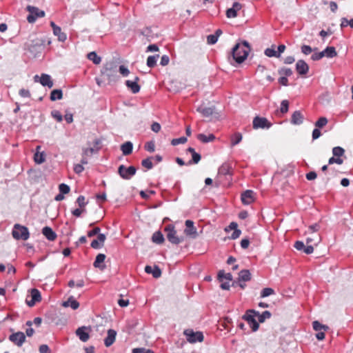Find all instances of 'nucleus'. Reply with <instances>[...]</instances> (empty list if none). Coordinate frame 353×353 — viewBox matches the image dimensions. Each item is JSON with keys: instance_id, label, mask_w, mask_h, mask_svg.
I'll list each match as a JSON object with an SVG mask.
<instances>
[{"instance_id": "obj_1", "label": "nucleus", "mask_w": 353, "mask_h": 353, "mask_svg": "<svg viewBox=\"0 0 353 353\" xmlns=\"http://www.w3.org/2000/svg\"><path fill=\"white\" fill-rule=\"evenodd\" d=\"M250 50V47L248 41H243L241 43H236L232 50L233 59L238 63H241L248 57Z\"/></svg>"}, {"instance_id": "obj_2", "label": "nucleus", "mask_w": 353, "mask_h": 353, "mask_svg": "<svg viewBox=\"0 0 353 353\" xmlns=\"http://www.w3.org/2000/svg\"><path fill=\"white\" fill-rule=\"evenodd\" d=\"M101 74L109 83L117 81L119 79L117 65L113 62L106 63L101 70Z\"/></svg>"}, {"instance_id": "obj_3", "label": "nucleus", "mask_w": 353, "mask_h": 353, "mask_svg": "<svg viewBox=\"0 0 353 353\" xmlns=\"http://www.w3.org/2000/svg\"><path fill=\"white\" fill-rule=\"evenodd\" d=\"M166 234L167 239L172 244L178 245L180 243L183 242L184 240L183 236H179L176 234V231L175 230V227L169 224L165 226L164 229Z\"/></svg>"}, {"instance_id": "obj_4", "label": "nucleus", "mask_w": 353, "mask_h": 353, "mask_svg": "<svg viewBox=\"0 0 353 353\" xmlns=\"http://www.w3.org/2000/svg\"><path fill=\"white\" fill-rule=\"evenodd\" d=\"M12 234L13 237L17 240L21 239L26 241L30 236L28 228L17 223L14 225Z\"/></svg>"}, {"instance_id": "obj_5", "label": "nucleus", "mask_w": 353, "mask_h": 353, "mask_svg": "<svg viewBox=\"0 0 353 353\" xmlns=\"http://www.w3.org/2000/svg\"><path fill=\"white\" fill-rule=\"evenodd\" d=\"M256 314H259V312L254 310H248L242 316V319L248 322L253 332L258 330L259 327V323L255 319Z\"/></svg>"}, {"instance_id": "obj_6", "label": "nucleus", "mask_w": 353, "mask_h": 353, "mask_svg": "<svg viewBox=\"0 0 353 353\" xmlns=\"http://www.w3.org/2000/svg\"><path fill=\"white\" fill-rule=\"evenodd\" d=\"M27 10L30 12L27 17V21L30 23H34L38 18L45 16V12L37 7L28 6Z\"/></svg>"}, {"instance_id": "obj_7", "label": "nucleus", "mask_w": 353, "mask_h": 353, "mask_svg": "<svg viewBox=\"0 0 353 353\" xmlns=\"http://www.w3.org/2000/svg\"><path fill=\"white\" fill-rule=\"evenodd\" d=\"M137 172V169L134 166H130L126 168L124 165H119L118 168V172L121 177L125 180L130 179Z\"/></svg>"}, {"instance_id": "obj_8", "label": "nucleus", "mask_w": 353, "mask_h": 353, "mask_svg": "<svg viewBox=\"0 0 353 353\" xmlns=\"http://www.w3.org/2000/svg\"><path fill=\"white\" fill-rule=\"evenodd\" d=\"M188 341L190 343L201 342L203 340V334L201 332H194L187 330L184 332Z\"/></svg>"}, {"instance_id": "obj_9", "label": "nucleus", "mask_w": 353, "mask_h": 353, "mask_svg": "<svg viewBox=\"0 0 353 353\" xmlns=\"http://www.w3.org/2000/svg\"><path fill=\"white\" fill-rule=\"evenodd\" d=\"M253 128L254 129H269L272 123L265 117H256L253 119Z\"/></svg>"}, {"instance_id": "obj_10", "label": "nucleus", "mask_w": 353, "mask_h": 353, "mask_svg": "<svg viewBox=\"0 0 353 353\" xmlns=\"http://www.w3.org/2000/svg\"><path fill=\"white\" fill-rule=\"evenodd\" d=\"M34 80L35 82H39L43 86H47L49 88H51L53 86V82L51 77L47 74H42L41 77L35 75L34 77Z\"/></svg>"}, {"instance_id": "obj_11", "label": "nucleus", "mask_w": 353, "mask_h": 353, "mask_svg": "<svg viewBox=\"0 0 353 353\" xmlns=\"http://www.w3.org/2000/svg\"><path fill=\"white\" fill-rule=\"evenodd\" d=\"M50 25L52 28L54 35L57 37L58 41L61 42L65 41L67 39V35L65 32L61 31V28L56 25L54 21H51Z\"/></svg>"}, {"instance_id": "obj_12", "label": "nucleus", "mask_w": 353, "mask_h": 353, "mask_svg": "<svg viewBox=\"0 0 353 353\" xmlns=\"http://www.w3.org/2000/svg\"><path fill=\"white\" fill-rule=\"evenodd\" d=\"M90 330L89 327L82 326L77 328L75 333L82 342H86L90 339Z\"/></svg>"}, {"instance_id": "obj_13", "label": "nucleus", "mask_w": 353, "mask_h": 353, "mask_svg": "<svg viewBox=\"0 0 353 353\" xmlns=\"http://www.w3.org/2000/svg\"><path fill=\"white\" fill-rule=\"evenodd\" d=\"M185 229L184 230L185 234L192 238H196L197 236L196 229L194 225V222L191 220L185 221Z\"/></svg>"}, {"instance_id": "obj_14", "label": "nucleus", "mask_w": 353, "mask_h": 353, "mask_svg": "<svg viewBox=\"0 0 353 353\" xmlns=\"http://www.w3.org/2000/svg\"><path fill=\"white\" fill-rule=\"evenodd\" d=\"M255 193L251 190H247L241 194V201L245 205H250L254 201Z\"/></svg>"}, {"instance_id": "obj_15", "label": "nucleus", "mask_w": 353, "mask_h": 353, "mask_svg": "<svg viewBox=\"0 0 353 353\" xmlns=\"http://www.w3.org/2000/svg\"><path fill=\"white\" fill-rule=\"evenodd\" d=\"M9 339L18 346H21L26 340L25 334L21 332H18L11 334Z\"/></svg>"}, {"instance_id": "obj_16", "label": "nucleus", "mask_w": 353, "mask_h": 353, "mask_svg": "<svg viewBox=\"0 0 353 353\" xmlns=\"http://www.w3.org/2000/svg\"><path fill=\"white\" fill-rule=\"evenodd\" d=\"M31 300H26L27 305L30 307H32L37 302H39L41 300V293L39 290L33 288L31 290Z\"/></svg>"}, {"instance_id": "obj_17", "label": "nucleus", "mask_w": 353, "mask_h": 353, "mask_svg": "<svg viewBox=\"0 0 353 353\" xmlns=\"http://www.w3.org/2000/svg\"><path fill=\"white\" fill-rule=\"evenodd\" d=\"M296 70L300 75H305L309 71V66L304 60L300 59L296 63Z\"/></svg>"}, {"instance_id": "obj_18", "label": "nucleus", "mask_w": 353, "mask_h": 353, "mask_svg": "<svg viewBox=\"0 0 353 353\" xmlns=\"http://www.w3.org/2000/svg\"><path fill=\"white\" fill-rule=\"evenodd\" d=\"M242 8V6L239 2H234L232 7L226 10V17L228 18H235L237 16V12Z\"/></svg>"}, {"instance_id": "obj_19", "label": "nucleus", "mask_w": 353, "mask_h": 353, "mask_svg": "<svg viewBox=\"0 0 353 353\" xmlns=\"http://www.w3.org/2000/svg\"><path fill=\"white\" fill-rule=\"evenodd\" d=\"M187 152H190L192 155V159L186 163V165H190L192 164H197L201 159V154L197 153L193 148H188L187 149Z\"/></svg>"}, {"instance_id": "obj_20", "label": "nucleus", "mask_w": 353, "mask_h": 353, "mask_svg": "<svg viewBox=\"0 0 353 353\" xmlns=\"http://www.w3.org/2000/svg\"><path fill=\"white\" fill-rule=\"evenodd\" d=\"M139 78L136 77L134 81L127 80L125 81L126 86L130 89L133 94H137L140 91V85L138 84Z\"/></svg>"}, {"instance_id": "obj_21", "label": "nucleus", "mask_w": 353, "mask_h": 353, "mask_svg": "<svg viewBox=\"0 0 353 353\" xmlns=\"http://www.w3.org/2000/svg\"><path fill=\"white\" fill-rule=\"evenodd\" d=\"M304 117L300 110H296L293 112L291 117L290 123L295 125H299L303 123Z\"/></svg>"}, {"instance_id": "obj_22", "label": "nucleus", "mask_w": 353, "mask_h": 353, "mask_svg": "<svg viewBox=\"0 0 353 353\" xmlns=\"http://www.w3.org/2000/svg\"><path fill=\"white\" fill-rule=\"evenodd\" d=\"M41 149V145H37L36 152L34 154V161L37 164H41L46 161V154L44 152H40Z\"/></svg>"}, {"instance_id": "obj_23", "label": "nucleus", "mask_w": 353, "mask_h": 353, "mask_svg": "<svg viewBox=\"0 0 353 353\" xmlns=\"http://www.w3.org/2000/svg\"><path fill=\"white\" fill-rule=\"evenodd\" d=\"M105 240V235L104 234H99L97 239H94L91 242V247L94 249H100L103 246Z\"/></svg>"}, {"instance_id": "obj_24", "label": "nucleus", "mask_w": 353, "mask_h": 353, "mask_svg": "<svg viewBox=\"0 0 353 353\" xmlns=\"http://www.w3.org/2000/svg\"><path fill=\"white\" fill-rule=\"evenodd\" d=\"M117 332L115 330L110 329L108 330V335L104 339V344L106 347L112 345L116 339Z\"/></svg>"}, {"instance_id": "obj_25", "label": "nucleus", "mask_w": 353, "mask_h": 353, "mask_svg": "<svg viewBox=\"0 0 353 353\" xmlns=\"http://www.w3.org/2000/svg\"><path fill=\"white\" fill-rule=\"evenodd\" d=\"M196 110L200 112L203 117H208L213 114L215 110L214 106L206 107L201 105L197 108Z\"/></svg>"}, {"instance_id": "obj_26", "label": "nucleus", "mask_w": 353, "mask_h": 353, "mask_svg": "<svg viewBox=\"0 0 353 353\" xmlns=\"http://www.w3.org/2000/svg\"><path fill=\"white\" fill-rule=\"evenodd\" d=\"M145 272L148 274H152L154 278H159L161 275V269L157 266H150V265H146L145 267Z\"/></svg>"}, {"instance_id": "obj_27", "label": "nucleus", "mask_w": 353, "mask_h": 353, "mask_svg": "<svg viewBox=\"0 0 353 353\" xmlns=\"http://www.w3.org/2000/svg\"><path fill=\"white\" fill-rule=\"evenodd\" d=\"M218 173L219 175L231 176L232 166L229 163H223L219 168Z\"/></svg>"}, {"instance_id": "obj_28", "label": "nucleus", "mask_w": 353, "mask_h": 353, "mask_svg": "<svg viewBox=\"0 0 353 353\" xmlns=\"http://www.w3.org/2000/svg\"><path fill=\"white\" fill-rule=\"evenodd\" d=\"M42 233L49 241H54L57 236L52 229L48 226H46L42 229Z\"/></svg>"}, {"instance_id": "obj_29", "label": "nucleus", "mask_w": 353, "mask_h": 353, "mask_svg": "<svg viewBox=\"0 0 353 353\" xmlns=\"http://www.w3.org/2000/svg\"><path fill=\"white\" fill-rule=\"evenodd\" d=\"M63 306L70 307L73 310H77L79 307V303L73 296H70L66 301L63 303Z\"/></svg>"}, {"instance_id": "obj_30", "label": "nucleus", "mask_w": 353, "mask_h": 353, "mask_svg": "<svg viewBox=\"0 0 353 353\" xmlns=\"http://www.w3.org/2000/svg\"><path fill=\"white\" fill-rule=\"evenodd\" d=\"M133 144L130 141H127L121 145V150L123 155L126 156L132 153Z\"/></svg>"}, {"instance_id": "obj_31", "label": "nucleus", "mask_w": 353, "mask_h": 353, "mask_svg": "<svg viewBox=\"0 0 353 353\" xmlns=\"http://www.w3.org/2000/svg\"><path fill=\"white\" fill-rule=\"evenodd\" d=\"M105 259V255L104 254H99L95 259V261L93 263L94 266L95 268H100L101 270H103L105 268V265H101V264L104 262Z\"/></svg>"}, {"instance_id": "obj_32", "label": "nucleus", "mask_w": 353, "mask_h": 353, "mask_svg": "<svg viewBox=\"0 0 353 353\" xmlns=\"http://www.w3.org/2000/svg\"><path fill=\"white\" fill-rule=\"evenodd\" d=\"M197 139L202 143H206L213 141L215 139V136L213 134H209L208 135L199 134Z\"/></svg>"}, {"instance_id": "obj_33", "label": "nucleus", "mask_w": 353, "mask_h": 353, "mask_svg": "<svg viewBox=\"0 0 353 353\" xmlns=\"http://www.w3.org/2000/svg\"><path fill=\"white\" fill-rule=\"evenodd\" d=\"M324 57L327 58H334L336 57L337 52L336 49L333 46H328L324 50H323Z\"/></svg>"}, {"instance_id": "obj_34", "label": "nucleus", "mask_w": 353, "mask_h": 353, "mask_svg": "<svg viewBox=\"0 0 353 353\" xmlns=\"http://www.w3.org/2000/svg\"><path fill=\"white\" fill-rule=\"evenodd\" d=\"M152 240L157 244H161L164 242L165 239L163 234L160 231H157L153 234Z\"/></svg>"}, {"instance_id": "obj_35", "label": "nucleus", "mask_w": 353, "mask_h": 353, "mask_svg": "<svg viewBox=\"0 0 353 353\" xmlns=\"http://www.w3.org/2000/svg\"><path fill=\"white\" fill-rule=\"evenodd\" d=\"M63 97V92L61 89L53 90L50 93V99L51 101L60 100Z\"/></svg>"}, {"instance_id": "obj_36", "label": "nucleus", "mask_w": 353, "mask_h": 353, "mask_svg": "<svg viewBox=\"0 0 353 353\" xmlns=\"http://www.w3.org/2000/svg\"><path fill=\"white\" fill-rule=\"evenodd\" d=\"M238 279L243 281H249L251 279V274L248 270H243L239 272Z\"/></svg>"}, {"instance_id": "obj_37", "label": "nucleus", "mask_w": 353, "mask_h": 353, "mask_svg": "<svg viewBox=\"0 0 353 353\" xmlns=\"http://www.w3.org/2000/svg\"><path fill=\"white\" fill-rule=\"evenodd\" d=\"M218 279L220 281H223V279L230 281L232 280V275L231 273H225L223 270H220L218 273Z\"/></svg>"}, {"instance_id": "obj_38", "label": "nucleus", "mask_w": 353, "mask_h": 353, "mask_svg": "<svg viewBox=\"0 0 353 353\" xmlns=\"http://www.w3.org/2000/svg\"><path fill=\"white\" fill-rule=\"evenodd\" d=\"M159 54L149 56L147 59V65L149 68L154 67L157 64V59L159 58Z\"/></svg>"}, {"instance_id": "obj_39", "label": "nucleus", "mask_w": 353, "mask_h": 353, "mask_svg": "<svg viewBox=\"0 0 353 353\" xmlns=\"http://www.w3.org/2000/svg\"><path fill=\"white\" fill-rule=\"evenodd\" d=\"M256 316H258L259 322L263 323L266 319H270L272 314L269 311L266 310L261 314L259 312V314H256Z\"/></svg>"}, {"instance_id": "obj_40", "label": "nucleus", "mask_w": 353, "mask_h": 353, "mask_svg": "<svg viewBox=\"0 0 353 353\" xmlns=\"http://www.w3.org/2000/svg\"><path fill=\"white\" fill-rule=\"evenodd\" d=\"M88 58L92 61L94 64L100 63L101 59L97 55L95 52H91L88 53Z\"/></svg>"}, {"instance_id": "obj_41", "label": "nucleus", "mask_w": 353, "mask_h": 353, "mask_svg": "<svg viewBox=\"0 0 353 353\" xmlns=\"http://www.w3.org/2000/svg\"><path fill=\"white\" fill-rule=\"evenodd\" d=\"M344 153L345 150L340 146L334 147L332 148V154L334 157L341 158L344 154Z\"/></svg>"}, {"instance_id": "obj_42", "label": "nucleus", "mask_w": 353, "mask_h": 353, "mask_svg": "<svg viewBox=\"0 0 353 353\" xmlns=\"http://www.w3.org/2000/svg\"><path fill=\"white\" fill-rule=\"evenodd\" d=\"M242 140V135L241 133H235L231 138V145L234 146L239 144Z\"/></svg>"}, {"instance_id": "obj_43", "label": "nucleus", "mask_w": 353, "mask_h": 353, "mask_svg": "<svg viewBox=\"0 0 353 353\" xmlns=\"http://www.w3.org/2000/svg\"><path fill=\"white\" fill-rule=\"evenodd\" d=\"M312 327L313 329L317 332H319L322 330H327L328 329V327L327 325L321 324L318 321H314L312 323Z\"/></svg>"}, {"instance_id": "obj_44", "label": "nucleus", "mask_w": 353, "mask_h": 353, "mask_svg": "<svg viewBox=\"0 0 353 353\" xmlns=\"http://www.w3.org/2000/svg\"><path fill=\"white\" fill-rule=\"evenodd\" d=\"M328 121L326 117H320L314 123L316 128H321L327 125Z\"/></svg>"}, {"instance_id": "obj_45", "label": "nucleus", "mask_w": 353, "mask_h": 353, "mask_svg": "<svg viewBox=\"0 0 353 353\" xmlns=\"http://www.w3.org/2000/svg\"><path fill=\"white\" fill-rule=\"evenodd\" d=\"M264 54L268 57H277L276 51L275 50V46H272V48H266L264 51Z\"/></svg>"}, {"instance_id": "obj_46", "label": "nucleus", "mask_w": 353, "mask_h": 353, "mask_svg": "<svg viewBox=\"0 0 353 353\" xmlns=\"http://www.w3.org/2000/svg\"><path fill=\"white\" fill-rule=\"evenodd\" d=\"M274 294V290L271 288H263L261 292V298H265Z\"/></svg>"}, {"instance_id": "obj_47", "label": "nucleus", "mask_w": 353, "mask_h": 353, "mask_svg": "<svg viewBox=\"0 0 353 353\" xmlns=\"http://www.w3.org/2000/svg\"><path fill=\"white\" fill-rule=\"evenodd\" d=\"M152 157L146 158L141 161V165L143 167L146 168L148 170H150L153 167V163L152 162Z\"/></svg>"}, {"instance_id": "obj_48", "label": "nucleus", "mask_w": 353, "mask_h": 353, "mask_svg": "<svg viewBox=\"0 0 353 353\" xmlns=\"http://www.w3.org/2000/svg\"><path fill=\"white\" fill-rule=\"evenodd\" d=\"M99 148L94 149L93 148H83L82 155L83 156L92 155L94 153H97L99 151Z\"/></svg>"}, {"instance_id": "obj_49", "label": "nucleus", "mask_w": 353, "mask_h": 353, "mask_svg": "<svg viewBox=\"0 0 353 353\" xmlns=\"http://www.w3.org/2000/svg\"><path fill=\"white\" fill-rule=\"evenodd\" d=\"M278 72L279 74L284 75L283 77H290L293 74L292 70L288 68H282Z\"/></svg>"}, {"instance_id": "obj_50", "label": "nucleus", "mask_w": 353, "mask_h": 353, "mask_svg": "<svg viewBox=\"0 0 353 353\" xmlns=\"http://www.w3.org/2000/svg\"><path fill=\"white\" fill-rule=\"evenodd\" d=\"M76 202L81 208H84L88 203V202L85 201V196L83 195L79 196Z\"/></svg>"}, {"instance_id": "obj_51", "label": "nucleus", "mask_w": 353, "mask_h": 353, "mask_svg": "<svg viewBox=\"0 0 353 353\" xmlns=\"http://www.w3.org/2000/svg\"><path fill=\"white\" fill-rule=\"evenodd\" d=\"M289 109V102L288 100H283L281 103V112L285 114L288 112Z\"/></svg>"}, {"instance_id": "obj_52", "label": "nucleus", "mask_w": 353, "mask_h": 353, "mask_svg": "<svg viewBox=\"0 0 353 353\" xmlns=\"http://www.w3.org/2000/svg\"><path fill=\"white\" fill-rule=\"evenodd\" d=\"M187 141V138L185 137H181L177 139H173L171 141L172 145H177L179 144L185 143Z\"/></svg>"}, {"instance_id": "obj_53", "label": "nucleus", "mask_w": 353, "mask_h": 353, "mask_svg": "<svg viewBox=\"0 0 353 353\" xmlns=\"http://www.w3.org/2000/svg\"><path fill=\"white\" fill-rule=\"evenodd\" d=\"M59 192L65 194H68L70 192V188L69 185H68L65 183H61L59 185Z\"/></svg>"}, {"instance_id": "obj_54", "label": "nucleus", "mask_w": 353, "mask_h": 353, "mask_svg": "<svg viewBox=\"0 0 353 353\" xmlns=\"http://www.w3.org/2000/svg\"><path fill=\"white\" fill-rule=\"evenodd\" d=\"M51 114L52 117L55 119L58 122H61L63 120L62 114L58 110L52 111Z\"/></svg>"}, {"instance_id": "obj_55", "label": "nucleus", "mask_w": 353, "mask_h": 353, "mask_svg": "<svg viewBox=\"0 0 353 353\" xmlns=\"http://www.w3.org/2000/svg\"><path fill=\"white\" fill-rule=\"evenodd\" d=\"M343 163V159L338 158L336 157H334V156L331 157V158H330V159L328 161V163L330 165L333 164V163H336V164H339V165H341Z\"/></svg>"}, {"instance_id": "obj_56", "label": "nucleus", "mask_w": 353, "mask_h": 353, "mask_svg": "<svg viewBox=\"0 0 353 353\" xmlns=\"http://www.w3.org/2000/svg\"><path fill=\"white\" fill-rule=\"evenodd\" d=\"M145 150L150 152H153L155 150V145L153 141L147 142L144 146Z\"/></svg>"}, {"instance_id": "obj_57", "label": "nucleus", "mask_w": 353, "mask_h": 353, "mask_svg": "<svg viewBox=\"0 0 353 353\" xmlns=\"http://www.w3.org/2000/svg\"><path fill=\"white\" fill-rule=\"evenodd\" d=\"M218 39L219 38L216 37V35H214V34H210L207 37V43L210 45L215 44L217 42Z\"/></svg>"}, {"instance_id": "obj_58", "label": "nucleus", "mask_w": 353, "mask_h": 353, "mask_svg": "<svg viewBox=\"0 0 353 353\" xmlns=\"http://www.w3.org/2000/svg\"><path fill=\"white\" fill-rule=\"evenodd\" d=\"M301 52L305 55L310 54L313 51L312 48L310 46H307V45H303L301 46Z\"/></svg>"}, {"instance_id": "obj_59", "label": "nucleus", "mask_w": 353, "mask_h": 353, "mask_svg": "<svg viewBox=\"0 0 353 353\" xmlns=\"http://www.w3.org/2000/svg\"><path fill=\"white\" fill-rule=\"evenodd\" d=\"M155 192L154 190L148 191H141L140 195L143 199H148L151 195L154 194Z\"/></svg>"}, {"instance_id": "obj_60", "label": "nucleus", "mask_w": 353, "mask_h": 353, "mask_svg": "<svg viewBox=\"0 0 353 353\" xmlns=\"http://www.w3.org/2000/svg\"><path fill=\"white\" fill-rule=\"evenodd\" d=\"M323 57H324V54H323V51H321L320 52H315V53H314L312 55L311 59L313 61H318V60L321 59Z\"/></svg>"}, {"instance_id": "obj_61", "label": "nucleus", "mask_w": 353, "mask_h": 353, "mask_svg": "<svg viewBox=\"0 0 353 353\" xmlns=\"http://www.w3.org/2000/svg\"><path fill=\"white\" fill-rule=\"evenodd\" d=\"M85 212V208H77L72 211V214L73 216L76 217H79L83 212Z\"/></svg>"}, {"instance_id": "obj_62", "label": "nucleus", "mask_w": 353, "mask_h": 353, "mask_svg": "<svg viewBox=\"0 0 353 353\" xmlns=\"http://www.w3.org/2000/svg\"><path fill=\"white\" fill-rule=\"evenodd\" d=\"M119 72L123 76L127 77L130 74L129 70L124 66L123 65H121L119 66Z\"/></svg>"}, {"instance_id": "obj_63", "label": "nucleus", "mask_w": 353, "mask_h": 353, "mask_svg": "<svg viewBox=\"0 0 353 353\" xmlns=\"http://www.w3.org/2000/svg\"><path fill=\"white\" fill-rule=\"evenodd\" d=\"M19 95L23 98H29L30 97V92L28 90L22 88L19 90Z\"/></svg>"}, {"instance_id": "obj_64", "label": "nucleus", "mask_w": 353, "mask_h": 353, "mask_svg": "<svg viewBox=\"0 0 353 353\" xmlns=\"http://www.w3.org/2000/svg\"><path fill=\"white\" fill-rule=\"evenodd\" d=\"M321 136V132L319 128H316L312 131V139L316 140Z\"/></svg>"}]
</instances>
